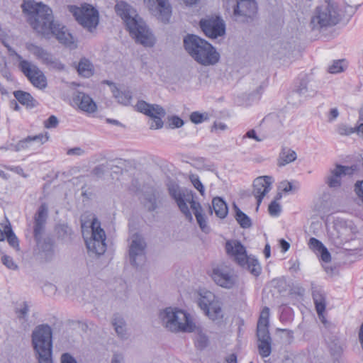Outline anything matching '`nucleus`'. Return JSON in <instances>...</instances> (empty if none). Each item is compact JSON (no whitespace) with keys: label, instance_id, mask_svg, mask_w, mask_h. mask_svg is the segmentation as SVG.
Returning <instances> with one entry per match:
<instances>
[{"label":"nucleus","instance_id":"50","mask_svg":"<svg viewBox=\"0 0 363 363\" xmlns=\"http://www.w3.org/2000/svg\"><path fill=\"white\" fill-rule=\"evenodd\" d=\"M170 125L172 128H180L184 125V121L178 116H173L170 119Z\"/></svg>","mask_w":363,"mask_h":363},{"label":"nucleus","instance_id":"55","mask_svg":"<svg viewBox=\"0 0 363 363\" xmlns=\"http://www.w3.org/2000/svg\"><path fill=\"white\" fill-rule=\"evenodd\" d=\"M104 172L105 167L104 165H99L93 169V174L98 177H101L104 174Z\"/></svg>","mask_w":363,"mask_h":363},{"label":"nucleus","instance_id":"5","mask_svg":"<svg viewBox=\"0 0 363 363\" xmlns=\"http://www.w3.org/2000/svg\"><path fill=\"white\" fill-rule=\"evenodd\" d=\"M162 325L172 333H191L196 325L190 314L178 308L167 307L159 313Z\"/></svg>","mask_w":363,"mask_h":363},{"label":"nucleus","instance_id":"26","mask_svg":"<svg viewBox=\"0 0 363 363\" xmlns=\"http://www.w3.org/2000/svg\"><path fill=\"white\" fill-rule=\"evenodd\" d=\"M296 158L297 154L294 150L288 147H283L279 155L277 165L279 167H284L294 162Z\"/></svg>","mask_w":363,"mask_h":363},{"label":"nucleus","instance_id":"9","mask_svg":"<svg viewBox=\"0 0 363 363\" xmlns=\"http://www.w3.org/2000/svg\"><path fill=\"white\" fill-rule=\"evenodd\" d=\"M225 250L240 266L249 270L252 274L258 276L260 274L261 266L258 260L247 255L245 247L240 242L236 240L227 241Z\"/></svg>","mask_w":363,"mask_h":363},{"label":"nucleus","instance_id":"8","mask_svg":"<svg viewBox=\"0 0 363 363\" xmlns=\"http://www.w3.org/2000/svg\"><path fill=\"white\" fill-rule=\"evenodd\" d=\"M342 18V14L338 5L330 0L326 1L315 9L311 24L313 29L320 30L337 25Z\"/></svg>","mask_w":363,"mask_h":363},{"label":"nucleus","instance_id":"56","mask_svg":"<svg viewBox=\"0 0 363 363\" xmlns=\"http://www.w3.org/2000/svg\"><path fill=\"white\" fill-rule=\"evenodd\" d=\"M43 256L47 261L52 259L54 257V250L50 247L48 250L43 251Z\"/></svg>","mask_w":363,"mask_h":363},{"label":"nucleus","instance_id":"49","mask_svg":"<svg viewBox=\"0 0 363 363\" xmlns=\"http://www.w3.org/2000/svg\"><path fill=\"white\" fill-rule=\"evenodd\" d=\"M44 224L45 223H41V222L35 221L34 235H35L36 239H38V237L40 236L41 233H42L43 229Z\"/></svg>","mask_w":363,"mask_h":363},{"label":"nucleus","instance_id":"15","mask_svg":"<svg viewBox=\"0 0 363 363\" xmlns=\"http://www.w3.org/2000/svg\"><path fill=\"white\" fill-rule=\"evenodd\" d=\"M210 275L213 281L223 288L232 289L238 284V277L233 270L225 266L213 268Z\"/></svg>","mask_w":363,"mask_h":363},{"label":"nucleus","instance_id":"25","mask_svg":"<svg viewBox=\"0 0 363 363\" xmlns=\"http://www.w3.org/2000/svg\"><path fill=\"white\" fill-rule=\"evenodd\" d=\"M49 136L48 134H39L33 137H28L23 140L20 141L16 147L17 150H21L26 148H32L33 143H36L38 146L43 144L48 140Z\"/></svg>","mask_w":363,"mask_h":363},{"label":"nucleus","instance_id":"47","mask_svg":"<svg viewBox=\"0 0 363 363\" xmlns=\"http://www.w3.org/2000/svg\"><path fill=\"white\" fill-rule=\"evenodd\" d=\"M1 259L3 264L9 269L16 270L18 269V265L13 262L11 257L8 255H4Z\"/></svg>","mask_w":363,"mask_h":363},{"label":"nucleus","instance_id":"64","mask_svg":"<svg viewBox=\"0 0 363 363\" xmlns=\"http://www.w3.org/2000/svg\"><path fill=\"white\" fill-rule=\"evenodd\" d=\"M359 340L361 347L363 350V322L360 326L359 331Z\"/></svg>","mask_w":363,"mask_h":363},{"label":"nucleus","instance_id":"52","mask_svg":"<svg viewBox=\"0 0 363 363\" xmlns=\"http://www.w3.org/2000/svg\"><path fill=\"white\" fill-rule=\"evenodd\" d=\"M61 363H77L76 359L69 353H64L61 356Z\"/></svg>","mask_w":363,"mask_h":363},{"label":"nucleus","instance_id":"24","mask_svg":"<svg viewBox=\"0 0 363 363\" xmlns=\"http://www.w3.org/2000/svg\"><path fill=\"white\" fill-rule=\"evenodd\" d=\"M77 106L82 111L92 113L96 111L97 106L94 100L87 94L79 92L74 98Z\"/></svg>","mask_w":363,"mask_h":363},{"label":"nucleus","instance_id":"62","mask_svg":"<svg viewBox=\"0 0 363 363\" xmlns=\"http://www.w3.org/2000/svg\"><path fill=\"white\" fill-rule=\"evenodd\" d=\"M280 245L284 252L287 251L290 247L289 243L283 239L280 240Z\"/></svg>","mask_w":363,"mask_h":363},{"label":"nucleus","instance_id":"48","mask_svg":"<svg viewBox=\"0 0 363 363\" xmlns=\"http://www.w3.org/2000/svg\"><path fill=\"white\" fill-rule=\"evenodd\" d=\"M58 125V120L55 116H51L44 122L46 128H56Z\"/></svg>","mask_w":363,"mask_h":363},{"label":"nucleus","instance_id":"28","mask_svg":"<svg viewBox=\"0 0 363 363\" xmlns=\"http://www.w3.org/2000/svg\"><path fill=\"white\" fill-rule=\"evenodd\" d=\"M111 324L117 335L122 339L127 338V325L124 318L119 314H115L111 320Z\"/></svg>","mask_w":363,"mask_h":363},{"label":"nucleus","instance_id":"42","mask_svg":"<svg viewBox=\"0 0 363 363\" xmlns=\"http://www.w3.org/2000/svg\"><path fill=\"white\" fill-rule=\"evenodd\" d=\"M308 245L310 249L318 253L325 246L323 243L315 238H311L309 240Z\"/></svg>","mask_w":363,"mask_h":363},{"label":"nucleus","instance_id":"27","mask_svg":"<svg viewBox=\"0 0 363 363\" xmlns=\"http://www.w3.org/2000/svg\"><path fill=\"white\" fill-rule=\"evenodd\" d=\"M218 300L212 292L206 290H202L199 293L197 303L199 306L203 311L208 310V308Z\"/></svg>","mask_w":363,"mask_h":363},{"label":"nucleus","instance_id":"7","mask_svg":"<svg viewBox=\"0 0 363 363\" xmlns=\"http://www.w3.org/2000/svg\"><path fill=\"white\" fill-rule=\"evenodd\" d=\"M32 345L38 363H52V330L48 325H40L35 328Z\"/></svg>","mask_w":363,"mask_h":363},{"label":"nucleus","instance_id":"4","mask_svg":"<svg viewBox=\"0 0 363 363\" xmlns=\"http://www.w3.org/2000/svg\"><path fill=\"white\" fill-rule=\"evenodd\" d=\"M184 46L188 54L201 65L213 66L220 60L216 49L198 35H188L184 39Z\"/></svg>","mask_w":363,"mask_h":363},{"label":"nucleus","instance_id":"12","mask_svg":"<svg viewBox=\"0 0 363 363\" xmlns=\"http://www.w3.org/2000/svg\"><path fill=\"white\" fill-rule=\"evenodd\" d=\"M19 61L18 67L30 83L35 87L43 89L47 86V78L38 67L33 63L23 60L22 57L15 53Z\"/></svg>","mask_w":363,"mask_h":363},{"label":"nucleus","instance_id":"18","mask_svg":"<svg viewBox=\"0 0 363 363\" xmlns=\"http://www.w3.org/2000/svg\"><path fill=\"white\" fill-rule=\"evenodd\" d=\"M129 258L130 263L138 266L144 259L146 243L144 238L139 234H133L130 238Z\"/></svg>","mask_w":363,"mask_h":363},{"label":"nucleus","instance_id":"2","mask_svg":"<svg viewBox=\"0 0 363 363\" xmlns=\"http://www.w3.org/2000/svg\"><path fill=\"white\" fill-rule=\"evenodd\" d=\"M21 7L32 28L43 37L50 38L52 27L55 23L52 10L33 0H25Z\"/></svg>","mask_w":363,"mask_h":363},{"label":"nucleus","instance_id":"38","mask_svg":"<svg viewBox=\"0 0 363 363\" xmlns=\"http://www.w3.org/2000/svg\"><path fill=\"white\" fill-rule=\"evenodd\" d=\"M347 6V12L350 16L353 15L357 9L362 5L363 0H344Z\"/></svg>","mask_w":363,"mask_h":363},{"label":"nucleus","instance_id":"29","mask_svg":"<svg viewBox=\"0 0 363 363\" xmlns=\"http://www.w3.org/2000/svg\"><path fill=\"white\" fill-rule=\"evenodd\" d=\"M313 298L315 306V309L319 318L323 323H325L323 312L325 309V298L324 294L319 290L313 292Z\"/></svg>","mask_w":363,"mask_h":363},{"label":"nucleus","instance_id":"36","mask_svg":"<svg viewBox=\"0 0 363 363\" xmlns=\"http://www.w3.org/2000/svg\"><path fill=\"white\" fill-rule=\"evenodd\" d=\"M6 237L7 241L9 245L13 248L18 250L19 244L17 237L13 233L11 226H6L5 228V238Z\"/></svg>","mask_w":363,"mask_h":363},{"label":"nucleus","instance_id":"13","mask_svg":"<svg viewBox=\"0 0 363 363\" xmlns=\"http://www.w3.org/2000/svg\"><path fill=\"white\" fill-rule=\"evenodd\" d=\"M231 6L232 18L239 23L252 21L257 11V4L255 0H235Z\"/></svg>","mask_w":363,"mask_h":363},{"label":"nucleus","instance_id":"3","mask_svg":"<svg viewBox=\"0 0 363 363\" xmlns=\"http://www.w3.org/2000/svg\"><path fill=\"white\" fill-rule=\"evenodd\" d=\"M168 189L170 195L176 201L180 211L184 213L186 218L189 221L193 220L192 215L188 207L189 204L201 230L205 233L208 232L209 227L202 213L201 206L199 202L194 200L193 194L186 190H182L179 185L175 183L169 184Z\"/></svg>","mask_w":363,"mask_h":363},{"label":"nucleus","instance_id":"63","mask_svg":"<svg viewBox=\"0 0 363 363\" xmlns=\"http://www.w3.org/2000/svg\"><path fill=\"white\" fill-rule=\"evenodd\" d=\"M225 363H237V357L234 354H231L225 359Z\"/></svg>","mask_w":363,"mask_h":363},{"label":"nucleus","instance_id":"61","mask_svg":"<svg viewBox=\"0 0 363 363\" xmlns=\"http://www.w3.org/2000/svg\"><path fill=\"white\" fill-rule=\"evenodd\" d=\"M11 170L13 171L14 172H16L18 174L21 175L23 177H27V175L26 174H24L23 169L19 167H12L11 169Z\"/></svg>","mask_w":363,"mask_h":363},{"label":"nucleus","instance_id":"46","mask_svg":"<svg viewBox=\"0 0 363 363\" xmlns=\"http://www.w3.org/2000/svg\"><path fill=\"white\" fill-rule=\"evenodd\" d=\"M145 206L150 211H155L157 208V199L154 194L150 195L146 198Z\"/></svg>","mask_w":363,"mask_h":363},{"label":"nucleus","instance_id":"41","mask_svg":"<svg viewBox=\"0 0 363 363\" xmlns=\"http://www.w3.org/2000/svg\"><path fill=\"white\" fill-rule=\"evenodd\" d=\"M189 179L194 186L200 192L201 195L204 194V187L201 182L199 177L196 174H191L189 175Z\"/></svg>","mask_w":363,"mask_h":363},{"label":"nucleus","instance_id":"23","mask_svg":"<svg viewBox=\"0 0 363 363\" xmlns=\"http://www.w3.org/2000/svg\"><path fill=\"white\" fill-rule=\"evenodd\" d=\"M319 89L318 82L310 78L303 79L296 89V93L305 99L315 96Z\"/></svg>","mask_w":363,"mask_h":363},{"label":"nucleus","instance_id":"14","mask_svg":"<svg viewBox=\"0 0 363 363\" xmlns=\"http://www.w3.org/2000/svg\"><path fill=\"white\" fill-rule=\"evenodd\" d=\"M135 109L152 118L151 129H160L163 126L162 118L166 114L164 109L157 104H150L145 101H138Z\"/></svg>","mask_w":363,"mask_h":363},{"label":"nucleus","instance_id":"39","mask_svg":"<svg viewBox=\"0 0 363 363\" xmlns=\"http://www.w3.org/2000/svg\"><path fill=\"white\" fill-rule=\"evenodd\" d=\"M47 216L48 207L45 203H43L40 206L38 213L35 216V221L45 223L47 218Z\"/></svg>","mask_w":363,"mask_h":363},{"label":"nucleus","instance_id":"59","mask_svg":"<svg viewBox=\"0 0 363 363\" xmlns=\"http://www.w3.org/2000/svg\"><path fill=\"white\" fill-rule=\"evenodd\" d=\"M20 313V317L24 318L28 312V306L26 304H24L21 308L18 311Z\"/></svg>","mask_w":363,"mask_h":363},{"label":"nucleus","instance_id":"6","mask_svg":"<svg viewBox=\"0 0 363 363\" xmlns=\"http://www.w3.org/2000/svg\"><path fill=\"white\" fill-rule=\"evenodd\" d=\"M91 217L90 220H85L83 217L81 219L83 238L89 252L101 255L106 250V233L99 220L94 215Z\"/></svg>","mask_w":363,"mask_h":363},{"label":"nucleus","instance_id":"45","mask_svg":"<svg viewBox=\"0 0 363 363\" xmlns=\"http://www.w3.org/2000/svg\"><path fill=\"white\" fill-rule=\"evenodd\" d=\"M355 132V127L352 128L345 124H340L337 127V133L341 135H350Z\"/></svg>","mask_w":363,"mask_h":363},{"label":"nucleus","instance_id":"57","mask_svg":"<svg viewBox=\"0 0 363 363\" xmlns=\"http://www.w3.org/2000/svg\"><path fill=\"white\" fill-rule=\"evenodd\" d=\"M338 116H339V111H338L337 108H332L329 113L328 121H333L338 117Z\"/></svg>","mask_w":363,"mask_h":363},{"label":"nucleus","instance_id":"32","mask_svg":"<svg viewBox=\"0 0 363 363\" xmlns=\"http://www.w3.org/2000/svg\"><path fill=\"white\" fill-rule=\"evenodd\" d=\"M206 315L209 317L210 319L213 320H219L223 318V313L221 308V303L216 300L213 304L208 308L203 311Z\"/></svg>","mask_w":363,"mask_h":363},{"label":"nucleus","instance_id":"20","mask_svg":"<svg viewBox=\"0 0 363 363\" xmlns=\"http://www.w3.org/2000/svg\"><path fill=\"white\" fill-rule=\"evenodd\" d=\"M144 1L159 20L164 23L169 21L172 9L168 0H144Z\"/></svg>","mask_w":363,"mask_h":363},{"label":"nucleus","instance_id":"10","mask_svg":"<svg viewBox=\"0 0 363 363\" xmlns=\"http://www.w3.org/2000/svg\"><path fill=\"white\" fill-rule=\"evenodd\" d=\"M67 11L72 13L77 22L84 28L92 32L99 22V14L96 9L89 4L79 6L69 5Z\"/></svg>","mask_w":363,"mask_h":363},{"label":"nucleus","instance_id":"51","mask_svg":"<svg viewBox=\"0 0 363 363\" xmlns=\"http://www.w3.org/2000/svg\"><path fill=\"white\" fill-rule=\"evenodd\" d=\"M321 259L325 262L330 261V254L325 247H324L319 252Z\"/></svg>","mask_w":363,"mask_h":363},{"label":"nucleus","instance_id":"30","mask_svg":"<svg viewBox=\"0 0 363 363\" xmlns=\"http://www.w3.org/2000/svg\"><path fill=\"white\" fill-rule=\"evenodd\" d=\"M212 208L213 209L216 215L220 218H225L228 214V207L225 202L219 197H216L212 201V208L209 206V211L211 213H213Z\"/></svg>","mask_w":363,"mask_h":363},{"label":"nucleus","instance_id":"22","mask_svg":"<svg viewBox=\"0 0 363 363\" xmlns=\"http://www.w3.org/2000/svg\"><path fill=\"white\" fill-rule=\"evenodd\" d=\"M51 36H55L57 40L62 44L74 48L76 47L72 35L68 32L67 29L61 24L55 22L52 27Z\"/></svg>","mask_w":363,"mask_h":363},{"label":"nucleus","instance_id":"31","mask_svg":"<svg viewBox=\"0 0 363 363\" xmlns=\"http://www.w3.org/2000/svg\"><path fill=\"white\" fill-rule=\"evenodd\" d=\"M77 72L82 77L89 78L94 74V67L86 58H82L77 66Z\"/></svg>","mask_w":363,"mask_h":363},{"label":"nucleus","instance_id":"43","mask_svg":"<svg viewBox=\"0 0 363 363\" xmlns=\"http://www.w3.org/2000/svg\"><path fill=\"white\" fill-rule=\"evenodd\" d=\"M279 189L284 192L296 191L298 189V185H294L293 183L288 181H284L280 183Z\"/></svg>","mask_w":363,"mask_h":363},{"label":"nucleus","instance_id":"53","mask_svg":"<svg viewBox=\"0 0 363 363\" xmlns=\"http://www.w3.org/2000/svg\"><path fill=\"white\" fill-rule=\"evenodd\" d=\"M355 191L361 199L363 204V180L360 182H357L355 184Z\"/></svg>","mask_w":363,"mask_h":363},{"label":"nucleus","instance_id":"21","mask_svg":"<svg viewBox=\"0 0 363 363\" xmlns=\"http://www.w3.org/2000/svg\"><path fill=\"white\" fill-rule=\"evenodd\" d=\"M272 179L269 176L259 177L254 180L253 195L257 199V207L263 197L271 190Z\"/></svg>","mask_w":363,"mask_h":363},{"label":"nucleus","instance_id":"44","mask_svg":"<svg viewBox=\"0 0 363 363\" xmlns=\"http://www.w3.org/2000/svg\"><path fill=\"white\" fill-rule=\"evenodd\" d=\"M281 206L277 201H273L269 205L268 211L272 216H277L281 212Z\"/></svg>","mask_w":363,"mask_h":363},{"label":"nucleus","instance_id":"19","mask_svg":"<svg viewBox=\"0 0 363 363\" xmlns=\"http://www.w3.org/2000/svg\"><path fill=\"white\" fill-rule=\"evenodd\" d=\"M354 172V169L352 167L336 164L333 168L330 169L325 178V183L330 188H339L342 184V179L345 176L353 174Z\"/></svg>","mask_w":363,"mask_h":363},{"label":"nucleus","instance_id":"60","mask_svg":"<svg viewBox=\"0 0 363 363\" xmlns=\"http://www.w3.org/2000/svg\"><path fill=\"white\" fill-rule=\"evenodd\" d=\"M354 133L363 138V123H360L357 126H355Z\"/></svg>","mask_w":363,"mask_h":363},{"label":"nucleus","instance_id":"16","mask_svg":"<svg viewBox=\"0 0 363 363\" xmlns=\"http://www.w3.org/2000/svg\"><path fill=\"white\" fill-rule=\"evenodd\" d=\"M26 48L38 60H40L42 63L46 65L50 68L57 70L64 69L65 66L42 47L34 43H28L26 44Z\"/></svg>","mask_w":363,"mask_h":363},{"label":"nucleus","instance_id":"40","mask_svg":"<svg viewBox=\"0 0 363 363\" xmlns=\"http://www.w3.org/2000/svg\"><path fill=\"white\" fill-rule=\"evenodd\" d=\"M208 119V115L206 113H201L199 112L195 111L191 113V114L190 115L191 121L195 124L201 123Z\"/></svg>","mask_w":363,"mask_h":363},{"label":"nucleus","instance_id":"33","mask_svg":"<svg viewBox=\"0 0 363 363\" xmlns=\"http://www.w3.org/2000/svg\"><path fill=\"white\" fill-rule=\"evenodd\" d=\"M15 98L23 105L29 108H33L36 106V101L28 92L23 91H16L13 92Z\"/></svg>","mask_w":363,"mask_h":363},{"label":"nucleus","instance_id":"11","mask_svg":"<svg viewBox=\"0 0 363 363\" xmlns=\"http://www.w3.org/2000/svg\"><path fill=\"white\" fill-rule=\"evenodd\" d=\"M269 318V308L265 307L261 311L257 329L258 350L262 357H269L272 352V338L268 330Z\"/></svg>","mask_w":363,"mask_h":363},{"label":"nucleus","instance_id":"37","mask_svg":"<svg viewBox=\"0 0 363 363\" xmlns=\"http://www.w3.org/2000/svg\"><path fill=\"white\" fill-rule=\"evenodd\" d=\"M346 67L347 64L344 60H336L329 66L328 72L332 74H337L344 71Z\"/></svg>","mask_w":363,"mask_h":363},{"label":"nucleus","instance_id":"34","mask_svg":"<svg viewBox=\"0 0 363 363\" xmlns=\"http://www.w3.org/2000/svg\"><path fill=\"white\" fill-rule=\"evenodd\" d=\"M112 94L119 104L124 106L130 105L132 99L130 91H121L118 87H113V92Z\"/></svg>","mask_w":363,"mask_h":363},{"label":"nucleus","instance_id":"1","mask_svg":"<svg viewBox=\"0 0 363 363\" xmlns=\"http://www.w3.org/2000/svg\"><path fill=\"white\" fill-rule=\"evenodd\" d=\"M115 11L124 21L130 35L136 42L145 47H152L155 38L137 11L128 4L118 1L115 6Z\"/></svg>","mask_w":363,"mask_h":363},{"label":"nucleus","instance_id":"54","mask_svg":"<svg viewBox=\"0 0 363 363\" xmlns=\"http://www.w3.org/2000/svg\"><path fill=\"white\" fill-rule=\"evenodd\" d=\"M252 138V139H254L257 142H260L262 141V140L261 138H259L257 135V133L255 132V130L252 129V130H248L245 135L243 136V138Z\"/></svg>","mask_w":363,"mask_h":363},{"label":"nucleus","instance_id":"35","mask_svg":"<svg viewBox=\"0 0 363 363\" xmlns=\"http://www.w3.org/2000/svg\"><path fill=\"white\" fill-rule=\"evenodd\" d=\"M235 208L236 220L242 228H247L251 226V220L250 218L242 212L238 207Z\"/></svg>","mask_w":363,"mask_h":363},{"label":"nucleus","instance_id":"58","mask_svg":"<svg viewBox=\"0 0 363 363\" xmlns=\"http://www.w3.org/2000/svg\"><path fill=\"white\" fill-rule=\"evenodd\" d=\"M123 356L118 354H114L111 360V363H123Z\"/></svg>","mask_w":363,"mask_h":363},{"label":"nucleus","instance_id":"17","mask_svg":"<svg viewBox=\"0 0 363 363\" xmlns=\"http://www.w3.org/2000/svg\"><path fill=\"white\" fill-rule=\"evenodd\" d=\"M200 27L204 34L210 38L223 36L225 32L223 21L219 17H207L200 21Z\"/></svg>","mask_w":363,"mask_h":363}]
</instances>
